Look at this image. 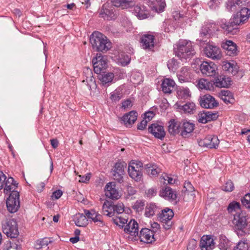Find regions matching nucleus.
I'll use <instances>...</instances> for the list:
<instances>
[{"instance_id":"a878e982","label":"nucleus","mask_w":250,"mask_h":250,"mask_svg":"<svg viewBox=\"0 0 250 250\" xmlns=\"http://www.w3.org/2000/svg\"><path fill=\"white\" fill-rule=\"evenodd\" d=\"M222 47L229 56L236 55L237 52L236 45L231 41H227L222 44Z\"/></svg>"},{"instance_id":"1a4fd4ad","label":"nucleus","mask_w":250,"mask_h":250,"mask_svg":"<svg viewBox=\"0 0 250 250\" xmlns=\"http://www.w3.org/2000/svg\"><path fill=\"white\" fill-rule=\"evenodd\" d=\"M110 58L117 63L122 66H125L130 61V57L124 52H120L118 50H115L111 53Z\"/></svg>"},{"instance_id":"8fccbe9b","label":"nucleus","mask_w":250,"mask_h":250,"mask_svg":"<svg viewBox=\"0 0 250 250\" xmlns=\"http://www.w3.org/2000/svg\"><path fill=\"white\" fill-rule=\"evenodd\" d=\"M75 223L78 227H85L88 224V220L86 216L83 214H79L75 220Z\"/></svg>"},{"instance_id":"052dcab7","label":"nucleus","mask_w":250,"mask_h":250,"mask_svg":"<svg viewBox=\"0 0 250 250\" xmlns=\"http://www.w3.org/2000/svg\"><path fill=\"white\" fill-rule=\"evenodd\" d=\"M145 203L143 201H137L133 206V208L137 211H140L143 209Z\"/></svg>"},{"instance_id":"f8f14e48","label":"nucleus","mask_w":250,"mask_h":250,"mask_svg":"<svg viewBox=\"0 0 250 250\" xmlns=\"http://www.w3.org/2000/svg\"><path fill=\"white\" fill-rule=\"evenodd\" d=\"M109 183H108L106 184L105 188H104V194L100 198V201H104V203L102 206V212L103 214L104 215L109 216V211L108 209H109Z\"/></svg>"},{"instance_id":"3c124183","label":"nucleus","mask_w":250,"mask_h":250,"mask_svg":"<svg viewBox=\"0 0 250 250\" xmlns=\"http://www.w3.org/2000/svg\"><path fill=\"white\" fill-rule=\"evenodd\" d=\"M113 210V215L117 213L118 215L122 213L124 211V206L123 203H119L116 205H112L110 204V211ZM111 212L110 211V217L111 216Z\"/></svg>"},{"instance_id":"423d86ee","label":"nucleus","mask_w":250,"mask_h":250,"mask_svg":"<svg viewBox=\"0 0 250 250\" xmlns=\"http://www.w3.org/2000/svg\"><path fill=\"white\" fill-rule=\"evenodd\" d=\"M3 232L11 238H16L19 234L17 224L14 219L6 220L2 224Z\"/></svg>"},{"instance_id":"412c9836","label":"nucleus","mask_w":250,"mask_h":250,"mask_svg":"<svg viewBox=\"0 0 250 250\" xmlns=\"http://www.w3.org/2000/svg\"><path fill=\"white\" fill-rule=\"evenodd\" d=\"M148 130L155 137L161 139L164 138L166 134L163 126L156 124H153L149 126Z\"/></svg>"},{"instance_id":"9d476101","label":"nucleus","mask_w":250,"mask_h":250,"mask_svg":"<svg viewBox=\"0 0 250 250\" xmlns=\"http://www.w3.org/2000/svg\"><path fill=\"white\" fill-rule=\"evenodd\" d=\"M199 145L209 148H216L218 146L219 140L216 136L208 135L204 139L198 141Z\"/></svg>"},{"instance_id":"603ef678","label":"nucleus","mask_w":250,"mask_h":250,"mask_svg":"<svg viewBox=\"0 0 250 250\" xmlns=\"http://www.w3.org/2000/svg\"><path fill=\"white\" fill-rule=\"evenodd\" d=\"M240 206V204L238 202L234 201L229 204L227 209L229 212L231 213L233 212H237L239 210Z\"/></svg>"},{"instance_id":"79ce46f5","label":"nucleus","mask_w":250,"mask_h":250,"mask_svg":"<svg viewBox=\"0 0 250 250\" xmlns=\"http://www.w3.org/2000/svg\"><path fill=\"white\" fill-rule=\"evenodd\" d=\"M97 74H99L98 79L101 83L105 88L107 87L109 85V71L108 70Z\"/></svg>"},{"instance_id":"bf43d9fd","label":"nucleus","mask_w":250,"mask_h":250,"mask_svg":"<svg viewBox=\"0 0 250 250\" xmlns=\"http://www.w3.org/2000/svg\"><path fill=\"white\" fill-rule=\"evenodd\" d=\"M167 65L168 69L172 71H175L178 67V63L174 59L169 60Z\"/></svg>"},{"instance_id":"de8ad7c7","label":"nucleus","mask_w":250,"mask_h":250,"mask_svg":"<svg viewBox=\"0 0 250 250\" xmlns=\"http://www.w3.org/2000/svg\"><path fill=\"white\" fill-rule=\"evenodd\" d=\"M146 171L152 176H157L161 172V169L155 165L148 164L146 165Z\"/></svg>"},{"instance_id":"7ed1b4c3","label":"nucleus","mask_w":250,"mask_h":250,"mask_svg":"<svg viewBox=\"0 0 250 250\" xmlns=\"http://www.w3.org/2000/svg\"><path fill=\"white\" fill-rule=\"evenodd\" d=\"M128 173L136 182L143 181V164L139 161H132L128 167Z\"/></svg>"},{"instance_id":"393cba45","label":"nucleus","mask_w":250,"mask_h":250,"mask_svg":"<svg viewBox=\"0 0 250 250\" xmlns=\"http://www.w3.org/2000/svg\"><path fill=\"white\" fill-rule=\"evenodd\" d=\"M246 3V0H228L226 7L229 10L234 11L238 8L245 6Z\"/></svg>"},{"instance_id":"e433bc0d","label":"nucleus","mask_w":250,"mask_h":250,"mask_svg":"<svg viewBox=\"0 0 250 250\" xmlns=\"http://www.w3.org/2000/svg\"><path fill=\"white\" fill-rule=\"evenodd\" d=\"M181 126L180 123L175 119H171L168 122V130L169 133L175 135L180 132Z\"/></svg>"},{"instance_id":"9b49d317","label":"nucleus","mask_w":250,"mask_h":250,"mask_svg":"<svg viewBox=\"0 0 250 250\" xmlns=\"http://www.w3.org/2000/svg\"><path fill=\"white\" fill-rule=\"evenodd\" d=\"M217 67L212 62H203L200 65V70L203 74L208 76H213L216 74Z\"/></svg>"},{"instance_id":"39448f33","label":"nucleus","mask_w":250,"mask_h":250,"mask_svg":"<svg viewBox=\"0 0 250 250\" xmlns=\"http://www.w3.org/2000/svg\"><path fill=\"white\" fill-rule=\"evenodd\" d=\"M108 57L107 56L97 55V56L92 60L94 71L96 73L108 71Z\"/></svg>"},{"instance_id":"0eeeda50","label":"nucleus","mask_w":250,"mask_h":250,"mask_svg":"<svg viewBox=\"0 0 250 250\" xmlns=\"http://www.w3.org/2000/svg\"><path fill=\"white\" fill-rule=\"evenodd\" d=\"M19 192L17 191H12L6 200V207L7 210L10 213L17 211L20 208Z\"/></svg>"},{"instance_id":"6e6552de","label":"nucleus","mask_w":250,"mask_h":250,"mask_svg":"<svg viewBox=\"0 0 250 250\" xmlns=\"http://www.w3.org/2000/svg\"><path fill=\"white\" fill-rule=\"evenodd\" d=\"M125 167L126 164L124 162H117L113 166L112 171H110L111 173L110 177L118 183L120 184L123 182Z\"/></svg>"},{"instance_id":"c85d7f7f","label":"nucleus","mask_w":250,"mask_h":250,"mask_svg":"<svg viewBox=\"0 0 250 250\" xmlns=\"http://www.w3.org/2000/svg\"><path fill=\"white\" fill-rule=\"evenodd\" d=\"M194 129V124L189 122H183L181 127V135L186 137L189 135Z\"/></svg>"},{"instance_id":"4be33fe9","label":"nucleus","mask_w":250,"mask_h":250,"mask_svg":"<svg viewBox=\"0 0 250 250\" xmlns=\"http://www.w3.org/2000/svg\"><path fill=\"white\" fill-rule=\"evenodd\" d=\"M122 195L123 192L120 185L110 182V199L118 200Z\"/></svg>"},{"instance_id":"bb28decb","label":"nucleus","mask_w":250,"mask_h":250,"mask_svg":"<svg viewBox=\"0 0 250 250\" xmlns=\"http://www.w3.org/2000/svg\"><path fill=\"white\" fill-rule=\"evenodd\" d=\"M137 118V113L132 111L125 114L122 118V121L126 126H128L133 124Z\"/></svg>"},{"instance_id":"58836bf2","label":"nucleus","mask_w":250,"mask_h":250,"mask_svg":"<svg viewBox=\"0 0 250 250\" xmlns=\"http://www.w3.org/2000/svg\"><path fill=\"white\" fill-rule=\"evenodd\" d=\"M221 99L226 104H232L235 100L232 93L228 90H223L220 93Z\"/></svg>"},{"instance_id":"6e6d98bb","label":"nucleus","mask_w":250,"mask_h":250,"mask_svg":"<svg viewBox=\"0 0 250 250\" xmlns=\"http://www.w3.org/2000/svg\"><path fill=\"white\" fill-rule=\"evenodd\" d=\"M229 241L225 236H221L220 237L219 246L222 250H226L229 246Z\"/></svg>"},{"instance_id":"5fc2aeb1","label":"nucleus","mask_w":250,"mask_h":250,"mask_svg":"<svg viewBox=\"0 0 250 250\" xmlns=\"http://www.w3.org/2000/svg\"><path fill=\"white\" fill-rule=\"evenodd\" d=\"M234 250H250V246L246 241H241L238 243Z\"/></svg>"},{"instance_id":"f03ea898","label":"nucleus","mask_w":250,"mask_h":250,"mask_svg":"<svg viewBox=\"0 0 250 250\" xmlns=\"http://www.w3.org/2000/svg\"><path fill=\"white\" fill-rule=\"evenodd\" d=\"M175 48L176 55L181 60H187L195 54L191 42L180 41Z\"/></svg>"},{"instance_id":"dca6fc26","label":"nucleus","mask_w":250,"mask_h":250,"mask_svg":"<svg viewBox=\"0 0 250 250\" xmlns=\"http://www.w3.org/2000/svg\"><path fill=\"white\" fill-rule=\"evenodd\" d=\"M236 19L234 17L233 19H230L228 22L222 23L221 24V27L227 34H234L237 32V25H240L239 23H236L235 22Z\"/></svg>"},{"instance_id":"338daca9","label":"nucleus","mask_w":250,"mask_h":250,"mask_svg":"<svg viewBox=\"0 0 250 250\" xmlns=\"http://www.w3.org/2000/svg\"><path fill=\"white\" fill-rule=\"evenodd\" d=\"M62 194V192L61 190H57L54 191L51 195V198L54 200H57L60 198Z\"/></svg>"},{"instance_id":"13d9d810","label":"nucleus","mask_w":250,"mask_h":250,"mask_svg":"<svg viewBox=\"0 0 250 250\" xmlns=\"http://www.w3.org/2000/svg\"><path fill=\"white\" fill-rule=\"evenodd\" d=\"M234 185L230 180L227 181L222 187V190L226 192H231L234 189Z\"/></svg>"},{"instance_id":"7c9ffc66","label":"nucleus","mask_w":250,"mask_h":250,"mask_svg":"<svg viewBox=\"0 0 250 250\" xmlns=\"http://www.w3.org/2000/svg\"><path fill=\"white\" fill-rule=\"evenodd\" d=\"M231 81L229 78H226L224 76H219L215 79L213 82V85L218 87H227L231 84Z\"/></svg>"},{"instance_id":"4468645a","label":"nucleus","mask_w":250,"mask_h":250,"mask_svg":"<svg viewBox=\"0 0 250 250\" xmlns=\"http://www.w3.org/2000/svg\"><path fill=\"white\" fill-rule=\"evenodd\" d=\"M139 238L140 241L146 243H150L155 241L154 232L147 228H144L141 229Z\"/></svg>"},{"instance_id":"20e7f679","label":"nucleus","mask_w":250,"mask_h":250,"mask_svg":"<svg viewBox=\"0 0 250 250\" xmlns=\"http://www.w3.org/2000/svg\"><path fill=\"white\" fill-rule=\"evenodd\" d=\"M250 220V218L245 213H237L234 214L232 223L235 229L241 231V235L245 233V229L249 225Z\"/></svg>"},{"instance_id":"4d7b16f0","label":"nucleus","mask_w":250,"mask_h":250,"mask_svg":"<svg viewBox=\"0 0 250 250\" xmlns=\"http://www.w3.org/2000/svg\"><path fill=\"white\" fill-rule=\"evenodd\" d=\"M50 241L47 239H43L41 240H37L35 244V248L37 250H40L44 246H47Z\"/></svg>"},{"instance_id":"c03bdc74","label":"nucleus","mask_w":250,"mask_h":250,"mask_svg":"<svg viewBox=\"0 0 250 250\" xmlns=\"http://www.w3.org/2000/svg\"><path fill=\"white\" fill-rule=\"evenodd\" d=\"M174 213L172 210L166 208L162 210L160 218L162 222H167L170 220L173 217Z\"/></svg>"},{"instance_id":"473e14b6","label":"nucleus","mask_w":250,"mask_h":250,"mask_svg":"<svg viewBox=\"0 0 250 250\" xmlns=\"http://www.w3.org/2000/svg\"><path fill=\"white\" fill-rule=\"evenodd\" d=\"M175 84V83L173 80L169 79H165L161 84L162 91L165 93H171Z\"/></svg>"},{"instance_id":"2eb2a0df","label":"nucleus","mask_w":250,"mask_h":250,"mask_svg":"<svg viewBox=\"0 0 250 250\" xmlns=\"http://www.w3.org/2000/svg\"><path fill=\"white\" fill-rule=\"evenodd\" d=\"M200 246L201 250H211L215 247V242L212 236L204 235L201 239Z\"/></svg>"},{"instance_id":"680f3d73","label":"nucleus","mask_w":250,"mask_h":250,"mask_svg":"<svg viewBox=\"0 0 250 250\" xmlns=\"http://www.w3.org/2000/svg\"><path fill=\"white\" fill-rule=\"evenodd\" d=\"M242 204L247 208L250 209V194L246 195L242 199Z\"/></svg>"},{"instance_id":"ea45409f","label":"nucleus","mask_w":250,"mask_h":250,"mask_svg":"<svg viewBox=\"0 0 250 250\" xmlns=\"http://www.w3.org/2000/svg\"><path fill=\"white\" fill-rule=\"evenodd\" d=\"M113 216L112 221L113 223L120 228H123L127 222L128 219L126 218V215L125 214Z\"/></svg>"},{"instance_id":"b1692460","label":"nucleus","mask_w":250,"mask_h":250,"mask_svg":"<svg viewBox=\"0 0 250 250\" xmlns=\"http://www.w3.org/2000/svg\"><path fill=\"white\" fill-rule=\"evenodd\" d=\"M185 190L184 193V199L185 201L193 199L195 197L194 188L189 182H186L184 184Z\"/></svg>"},{"instance_id":"6ab92c4d","label":"nucleus","mask_w":250,"mask_h":250,"mask_svg":"<svg viewBox=\"0 0 250 250\" xmlns=\"http://www.w3.org/2000/svg\"><path fill=\"white\" fill-rule=\"evenodd\" d=\"M223 69L233 75H236L239 69V67L236 62L233 61L231 62L224 61L222 62Z\"/></svg>"},{"instance_id":"e2e57ef3","label":"nucleus","mask_w":250,"mask_h":250,"mask_svg":"<svg viewBox=\"0 0 250 250\" xmlns=\"http://www.w3.org/2000/svg\"><path fill=\"white\" fill-rule=\"evenodd\" d=\"M122 97V92L120 88L116 89L111 95V99L114 101H118Z\"/></svg>"},{"instance_id":"ddd939ff","label":"nucleus","mask_w":250,"mask_h":250,"mask_svg":"<svg viewBox=\"0 0 250 250\" xmlns=\"http://www.w3.org/2000/svg\"><path fill=\"white\" fill-rule=\"evenodd\" d=\"M204 52L207 56L213 60L219 59L221 58V51L216 46L208 44L204 49Z\"/></svg>"},{"instance_id":"a211bd4d","label":"nucleus","mask_w":250,"mask_h":250,"mask_svg":"<svg viewBox=\"0 0 250 250\" xmlns=\"http://www.w3.org/2000/svg\"><path fill=\"white\" fill-rule=\"evenodd\" d=\"M218 118V115L216 113L210 111L200 112L198 114V121L199 123L206 124L208 122L215 120Z\"/></svg>"},{"instance_id":"49530a36","label":"nucleus","mask_w":250,"mask_h":250,"mask_svg":"<svg viewBox=\"0 0 250 250\" xmlns=\"http://www.w3.org/2000/svg\"><path fill=\"white\" fill-rule=\"evenodd\" d=\"M99 17L104 20H108L109 18V3H105L102 7L99 12Z\"/></svg>"},{"instance_id":"774afa93","label":"nucleus","mask_w":250,"mask_h":250,"mask_svg":"<svg viewBox=\"0 0 250 250\" xmlns=\"http://www.w3.org/2000/svg\"><path fill=\"white\" fill-rule=\"evenodd\" d=\"M7 250H18V246L17 244L11 241L7 242Z\"/></svg>"},{"instance_id":"f257e3e1","label":"nucleus","mask_w":250,"mask_h":250,"mask_svg":"<svg viewBox=\"0 0 250 250\" xmlns=\"http://www.w3.org/2000/svg\"><path fill=\"white\" fill-rule=\"evenodd\" d=\"M90 43L93 49L96 51L106 52L109 49L107 38L99 31H94L90 36Z\"/></svg>"},{"instance_id":"72a5a7b5","label":"nucleus","mask_w":250,"mask_h":250,"mask_svg":"<svg viewBox=\"0 0 250 250\" xmlns=\"http://www.w3.org/2000/svg\"><path fill=\"white\" fill-rule=\"evenodd\" d=\"M84 214L85 216L88 218L91 219L94 222H100L101 224H103V222L101 221L102 216L96 212L94 209L91 210H84Z\"/></svg>"},{"instance_id":"a18cd8bd","label":"nucleus","mask_w":250,"mask_h":250,"mask_svg":"<svg viewBox=\"0 0 250 250\" xmlns=\"http://www.w3.org/2000/svg\"><path fill=\"white\" fill-rule=\"evenodd\" d=\"M199 88L201 89L212 90L214 88L213 83L212 82L208 81L207 80L202 79L198 82Z\"/></svg>"},{"instance_id":"864d4df0","label":"nucleus","mask_w":250,"mask_h":250,"mask_svg":"<svg viewBox=\"0 0 250 250\" xmlns=\"http://www.w3.org/2000/svg\"><path fill=\"white\" fill-rule=\"evenodd\" d=\"M112 4L116 7H125L129 5L131 0H112Z\"/></svg>"},{"instance_id":"4c0bfd02","label":"nucleus","mask_w":250,"mask_h":250,"mask_svg":"<svg viewBox=\"0 0 250 250\" xmlns=\"http://www.w3.org/2000/svg\"><path fill=\"white\" fill-rule=\"evenodd\" d=\"M175 107L183 110L185 113H193V111L195 110V105L193 103H188L183 105H181L178 103H177L174 105Z\"/></svg>"},{"instance_id":"f704fd0d","label":"nucleus","mask_w":250,"mask_h":250,"mask_svg":"<svg viewBox=\"0 0 250 250\" xmlns=\"http://www.w3.org/2000/svg\"><path fill=\"white\" fill-rule=\"evenodd\" d=\"M160 195L167 200H175L176 198L175 192L169 187L162 189L160 192Z\"/></svg>"},{"instance_id":"0e129e2a","label":"nucleus","mask_w":250,"mask_h":250,"mask_svg":"<svg viewBox=\"0 0 250 250\" xmlns=\"http://www.w3.org/2000/svg\"><path fill=\"white\" fill-rule=\"evenodd\" d=\"M219 0H210L208 2V5L210 9H215L220 4Z\"/></svg>"},{"instance_id":"2f4dec72","label":"nucleus","mask_w":250,"mask_h":250,"mask_svg":"<svg viewBox=\"0 0 250 250\" xmlns=\"http://www.w3.org/2000/svg\"><path fill=\"white\" fill-rule=\"evenodd\" d=\"M190 73L188 67H182L177 75L179 81L181 83L188 82L191 79Z\"/></svg>"},{"instance_id":"69168bd1","label":"nucleus","mask_w":250,"mask_h":250,"mask_svg":"<svg viewBox=\"0 0 250 250\" xmlns=\"http://www.w3.org/2000/svg\"><path fill=\"white\" fill-rule=\"evenodd\" d=\"M133 104L130 100H126L123 102L122 107L124 109H128L131 108Z\"/></svg>"},{"instance_id":"cd10ccee","label":"nucleus","mask_w":250,"mask_h":250,"mask_svg":"<svg viewBox=\"0 0 250 250\" xmlns=\"http://www.w3.org/2000/svg\"><path fill=\"white\" fill-rule=\"evenodd\" d=\"M154 36L152 35L145 34L141 38V43L144 49H151L154 46Z\"/></svg>"},{"instance_id":"c756f323","label":"nucleus","mask_w":250,"mask_h":250,"mask_svg":"<svg viewBox=\"0 0 250 250\" xmlns=\"http://www.w3.org/2000/svg\"><path fill=\"white\" fill-rule=\"evenodd\" d=\"M166 5L164 0H149V6L151 9L158 13L163 11Z\"/></svg>"},{"instance_id":"5701e85b","label":"nucleus","mask_w":250,"mask_h":250,"mask_svg":"<svg viewBox=\"0 0 250 250\" xmlns=\"http://www.w3.org/2000/svg\"><path fill=\"white\" fill-rule=\"evenodd\" d=\"M126 233L134 236L138 235V224L134 219H131L124 229Z\"/></svg>"},{"instance_id":"c9c22d12","label":"nucleus","mask_w":250,"mask_h":250,"mask_svg":"<svg viewBox=\"0 0 250 250\" xmlns=\"http://www.w3.org/2000/svg\"><path fill=\"white\" fill-rule=\"evenodd\" d=\"M133 12L140 19H144L147 18L148 14L144 6L137 5L133 8Z\"/></svg>"},{"instance_id":"f3484780","label":"nucleus","mask_w":250,"mask_h":250,"mask_svg":"<svg viewBox=\"0 0 250 250\" xmlns=\"http://www.w3.org/2000/svg\"><path fill=\"white\" fill-rule=\"evenodd\" d=\"M250 16V9L248 8H242L234 17L236 19V23L243 24L247 21Z\"/></svg>"},{"instance_id":"aec40b11","label":"nucleus","mask_w":250,"mask_h":250,"mask_svg":"<svg viewBox=\"0 0 250 250\" xmlns=\"http://www.w3.org/2000/svg\"><path fill=\"white\" fill-rule=\"evenodd\" d=\"M200 104L206 108H212L217 106L218 103L215 99L210 95H205L200 101Z\"/></svg>"},{"instance_id":"a19ab883","label":"nucleus","mask_w":250,"mask_h":250,"mask_svg":"<svg viewBox=\"0 0 250 250\" xmlns=\"http://www.w3.org/2000/svg\"><path fill=\"white\" fill-rule=\"evenodd\" d=\"M137 190L136 189L131 186V185H127L124 191V198L126 200H133L134 199V195L136 194Z\"/></svg>"},{"instance_id":"09e8293b","label":"nucleus","mask_w":250,"mask_h":250,"mask_svg":"<svg viewBox=\"0 0 250 250\" xmlns=\"http://www.w3.org/2000/svg\"><path fill=\"white\" fill-rule=\"evenodd\" d=\"M157 208L153 203H149L147 205L145 209V215L150 217L153 216L156 212Z\"/></svg>"},{"instance_id":"37998d69","label":"nucleus","mask_w":250,"mask_h":250,"mask_svg":"<svg viewBox=\"0 0 250 250\" xmlns=\"http://www.w3.org/2000/svg\"><path fill=\"white\" fill-rule=\"evenodd\" d=\"M177 96L179 99L186 100L190 96V91L188 88L179 87L177 90Z\"/></svg>"}]
</instances>
